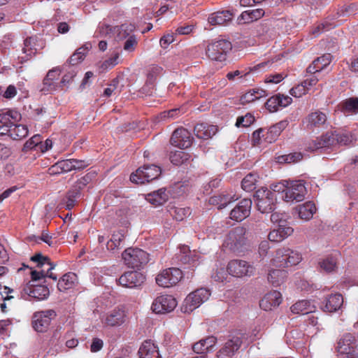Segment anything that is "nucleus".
<instances>
[{"label":"nucleus","instance_id":"obj_24","mask_svg":"<svg viewBox=\"0 0 358 358\" xmlns=\"http://www.w3.org/2000/svg\"><path fill=\"white\" fill-rule=\"evenodd\" d=\"M292 101V99L284 94H278L270 97L265 103V107L270 112H275L280 108H285L289 106Z\"/></svg>","mask_w":358,"mask_h":358},{"label":"nucleus","instance_id":"obj_45","mask_svg":"<svg viewBox=\"0 0 358 358\" xmlns=\"http://www.w3.org/2000/svg\"><path fill=\"white\" fill-rule=\"evenodd\" d=\"M336 26L337 24L336 23L326 19L317 24L315 27H313L310 31V33L314 37H317L321 34L329 31Z\"/></svg>","mask_w":358,"mask_h":358},{"label":"nucleus","instance_id":"obj_29","mask_svg":"<svg viewBox=\"0 0 358 358\" xmlns=\"http://www.w3.org/2000/svg\"><path fill=\"white\" fill-rule=\"evenodd\" d=\"M139 358H161L158 348L151 341H144L138 352Z\"/></svg>","mask_w":358,"mask_h":358},{"label":"nucleus","instance_id":"obj_33","mask_svg":"<svg viewBox=\"0 0 358 358\" xmlns=\"http://www.w3.org/2000/svg\"><path fill=\"white\" fill-rule=\"evenodd\" d=\"M315 306L308 300H301L293 304L290 309L294 314L306 315L315 310Z\"/></svg>","mask_w":358,"mask_h":358},{"label":"nucleus","instance_id":"obj_17","mask_svg":"<svg viewBox=\"0 0 358 358\" xmlns=\"http://www.w3.org/2000/svg\"><path fill=\"white\" fill-rule=\"evenodd\" d=\"M55 317L56 313L53 310L36 312L32 317L33 327L38 332H44L48 329L51 320Z\"/></svg>","mask_w":358,"mask_h":358},{"label":"nucleus","instance_id":"obj_7","mask_svg":"<svg viewBox=\"0 0 358 358\" xmlns=\"http://www.w3.org/2000/svg\"><path fill=\"white\" fill-rule=\"evenodd\" d=\"M210 295L206 288H200L191 292L184 300L181 306L182 312L189 313L207 301Z\"/></svg>","mask_w":358,"mask_h":358},{"label":"nucleus","instance_id":"obj_25","mask_svg":"<svg viewBox=\"0 0 358 358\" xmlns=\"http://www.w3.org/2000/svg\"><path fill=\"white\" fill-rule=\"evenodd\" d=\"M305 122L309 129L320 128L327 123V116L326 113L317 110L309 113L305 118Z\"/></svg>","mask_w":358,"mask_h":358},{"label":"nucleus","instance_id":"obj_26","mask_svg":"<svg viewBox=\"0 0 358 358\" xmlns=\"http://www.w3.org/2000/svg\"><path fill=\"white\" fill-rule=\"evenodd\" d=\"M238 196L230 192H223L220 194L213 195L209 199L210 205L217 206L218 209L225 208L230 203L238 199Z\"/></svg>","mask_w":358,"mask_h":358},{"label":"nucleus","instance_id":"obj_34","mask_svg":"<svg viewBox=\"0 0 358 358\" xmlns=\"http://www.w3.org/2000/svg\"><path fill=\"white\" fill-rule=\"evenodd\" d=\"M77 275L74 273H68L64 274L57 283L58 289L60 292H64L73 288L77 283Z\"/></svg>","mask_w":358,"mask_h":358},{"label":"nucleus","instance_id":"obj_47","mask_svg":"<svg viewBox=\"0 0 358 358\" xmlns=\"http://www.w3.org/2000/svg\"><path fill=\"white\" fill-rule=\"evenodd\" d=\"M190 158L189 153L183 150H176L171 152L169 159L171 162L176 166H180L186 163Z\"/></svg>","mask_w":358,"mask_h":358},{"label":"nucleus","instance_id":"obj_40","mask_svg":"<svg viewBox=\"0 0 358 358\" xmlns=\"http://www.w3.org/2000/svg\"><path fill=\"white\" fill-rule=\"evenodd\" d=\"M338 107L343 113H358V98L351 97L342 101Z\"/></svg>","mask_w":358,"mask_h":358},{"label":"nucleus","instance_id":"obj_32","mask_svg":"<svg viewBox=\"0 0 358 358\" xmlns=\"http://www.w3.org/2000/svg\"><path fill=\"white\" fill-rule=\"evenodd\" d=\"M216 342L217 338L215 336H208L194 343L192 346V350L197 354H203L211 350Z\"/></svg>","mask_w":358,"mask_h":358},{"label":"nucleus","instance_id":"obj_18","mask_svg":"<svg viewBox=\"0 0 358 358\" xmlns=\"http://www.w3.org/2000/svg\"><path fill=\"white\" fill-rule=\"evenodd\" d=\"M145 281V275L135 271L124 273L117 280L120 285L128 288L140 287Z\"/></svg>","mask_w":358,"mask_h":358},{"label":"nucleus","instance_id":"obj_55","mask_svg":"<svg viewBox=\"0 0 358 358\" xmlns=\"http://www.w3.org/2000/svg\"><path fill=\"white\" fill-rule=\"evenodd\" d=\"M162 70V68L157 66L150 67L147 74L146 84L152 85Z\"/></svg>","mask_w":358,"mask_h":358},{"label":"nucleus","instance_id":"obj_9","mask_svg":"<svg viewBox=\"0 0 358 358\" xmlns=\"http://www.w3.org/2000/svg\"><path fill=\"white\" fill-rule=\"evenodd\" d=\"M200 255L195 250H190L186 245H180L175 255V260L179 264L187 265L188 268L196 267L200 264Z\"/></svg>","mask_w":358,"mask_h":358},{"label":"nucleus","instance_id":"obj_39","mask_svg":"<svg viewBox=\"0 0 358 358\" xmlns=\"http://www.w3.org/2000/svg\"><path fill=\"white\" fill-rule=\"evenodd\" d=\"M287 277L286 271L281 269H273L268 273V280L274 287H278L285 281Z\"/></svg>","mask_w":358,"mask_h":358},{"label":"nucleus","instance_id":"obj_43","mask_svg":"<svg viewBox=\"0 0 358 358\" xmlns=\"http://www.w3.org/2000/svg\"><path fill=\"white\" fill-rule=\"evenodd\" d=\"M73 170L72 159L62 160L52 166L48 171L50 174H57L62 172H69Z\"/></svg>","mask_w":358,"mask_h":358},{"label":"nucleus","instance_id":"obj_59","mask_svg":"<svg viewBox=\"0 0 358 358\" xmlns=\"http://www.w3.org/2000/svg\"><path fill=\"white\" fill-rule=\"evenodd\" d=\"M118 54H115L111 57L103 62L100 66V68L103 71H106L108 69H112L118 64Z\"/></svg>","mask_w":358,"mask_h":358},{"label":"nucleus","instance_id":"obj_23","mask_svg":"<svg viewBox=\"0 0 358 358\" xmlns=\"http://www.w3.org/2000/svg\"><path fill=\"white\" fill-rule=\"evenodd\" d=\"M242 341L238 337H233L227 341L217 352V358H232L234 353L240 348Z\"/></svg>","mask_w":358,"mask_h":358},{"label":"nucleus","instance_id":"obj_4","mask_svg":"<svg viewBox=\"0 0 358 358\" xmlns=\"http://www.w3.org/2000/svg\"><path fill=\"white\" fill-rule=\"evenodd\" d=\"M254 199L257 210L262 213L273 212L275 208V194L266 187H262L257 190Z\"/></svg>","mask_w":358,"mask_h":358},{"label":"nucleus","instance_id":"obj_20","mask_svg":"<svg viewBox=\"0 0 358 358\" xmlns=\"http://www.w3.org/2000/svg\"><path fill=\"white\" fill-rule=\"evenodd\" d=\"M113 29L114 31L117 33V37L119 40H123L131 36L132 33L134 31L136 27L132 24H123L120 26L112 27L110 25L103 24L99 27V31L102 35L109 34Z\"/></svg>","mask_w":358,"mask_h":358},{"label":"nucleus","instance_id":"obj_2","mask_svg":"<svg viewBox=\"0 0 358 358\" xmlns=\"http://www.w3.org/2000/svg\"><path fill=\"white\" fill-rule=\"evenodd\" d=\"M247 230L243 227L231 229L227 234L222 247L229 251L240 252L248 244Z\"/></svg>","mask_w":358,"mask_h":358},{"label":"nucleus","instance_id":"obj_58","mask_svg":"<svg viewBox=\"0 0 358 358\" xmlns=\"http://www.w3.org/2000/svg\"><path fill=\"white\" fill-rule=\"evenodd\" d=\"M255 122V117L250 113L246 114L245 116H241L237 118L236 125L237 127H249Z\"/></svg>","mask_w":358,"mask_h":358},{"label":"nucleus","instance_id":"obj_21","mask_svg":"<svg viewBox=\"0 0 358 358\" xmlns=\"http://www.w3.org/2000/svg\"><path fill=\"white\" fill-rule=\"evenodd\" d=\"M252 201L243 199L231 210L229 217L236 222H241L250 215Z\"/></svg>","mask_w":358,"mask_h":358},{"label":"nucleus","instance_id":"obj_56","mask_svg":"<svg viewBox=\"0 0 358 358\" xmlns=\"http://www.w3.org/2000/svg\"><path fill=\"white\" fill-rule=\"evenodd\" d=\"M303 158V155L300 152H294L290 153L287 155H282L278 157L279 162H285V163H294L300 161Z\"/></svg>","mask_w":358,"mask_h":358},{"label":"nucleus","instance_id":"obj_22","mask_svg":"<svg viewBox=\"0 0 358 358\" xmlns=\"http://www.w3.org/2000/svg\"><path fill=\"white\" fill-rule=\"evenodd\" d=\"M282 302V294L278 291H271L264 295L259 301V306L264 310H271Z\"/></svg>","mask_w":358,"mask_h":358},{"label":"nucleus","instance_id":"obj_41","mask_svg":"<svg viewBox=\"0 0 358 358\" xmlns=\"http://www.w3.org/2000/svg\"><path fill=\"white\" fill-rule=\"evenodd\" d=\"M147 201L155 206H160L166 201L168 196L164 189H159L148 194Z\"/></svg>","mask_w":358,"mask_h":358},{"label":"nucleus","instance_id":"obj_28","mask_svg":"<svg viewBox=\"0 0 358 358\" xmlns=\"http://www.w3.org/2000/svg\"><path fill=\"white\" fill-rule=\"evenodd\" d=\"M294 229L286 224H280L277 229L271 231L268 235V238L271 242H281L288 236L292 234Z\"/></svg>","mask_w":358,"mask_h":358},{"label":"nucleus","instance_id":"obj_12","mask_svg":"<svg viewBox=\"0 0 358 358\" xmlns=\"http://www.w3.org/2000/svg\"><path fill=\"white\" fill-rule=\"evenodd\" d=\"M334 134V130L329 131L315 140H312L308 143L306 150L310 151H315L320 149L335 150L337 145Z\"/></svg>","mask_w":358,"mask_h":358},{"label":"nucleus","instance_id":"obj_61","mask_svg":"<svg viewBox=\"0 0 358 358\" xmlns=\"http://www.w3.org/2000/svg\"><path fill=\"white\" fill-rule=\"evenodd\" d=\"M126 39L127 40L124 43V50L127 52L134 51L138 45V41L136 36L131 35Z\"/></svg>","mask_w":358,"mask_h":358},{"label":"nucleus","instance_id":"obj_15","mask_svg":"<svg viewBox=\"0 0 358 358\" xmlns=\"http://www.w3.org/2000/svg\"><path fill=\"white\" fill-rule=\"evenodd\" d=\"M356 337L350 333L343 336L338 343V352L343 355V358H351L358 351Z\"/></svg>","mask_w":358,"mask_h":358},{"label":"nucleus","instance_id":"obj_44","mask_svg":"<svg viewBox=\"0 0 358 358\" xmlns=\"http://www.w3.org/2000/svg\"><path fill=\"white\" fill-rule=\"evenodd\" d=\"M79 195L80 192L77 188L69 190L66 196L62 199L60 206L65 207L68 210H71L74 207Z\"/></svg>","mask_w":358,"mask_h":358},{"label":"nucleus","instance_id":"obj_13","mask_svg":"<svg viewBox=\"0 0 358 358\" xmlns=\"http://www.w3.org/2000/svg\"><path fill=\"white\" fill-rule=\"evenodd\" d=\"M182 278V271L178 268H169L162 271L156 277L157 284L162 287L176 285Z\"/></svg>","mask_w":358,"mask_h":358},{"label":"nucleus","instance_id":"obj_30","mask_svg":"<svg viewBox=\"0 0 358 358\" xmlns=\"http://www.w3.org/2000/svg\"><path fill=\"white\" fill-rule=\"evenodd\" d=\"M233 14L229 10H219L211 13L208 18L212 25H223L232 20Z\"/></svg>","mask_w":358,"mask_h":358},{"label":"nucleus","instance_id":"obj_35","mask_svg":"<svg viewBox=\"0 0 358 358\" xmlns=\"http://www.w3.org/2000/svg\"><path fill=\"white\" fill-rule=\"evenodd\" d=\"M343 303V297L341 294H331L326 300L325 310L334 313L341 308Z\"/></svg>","mask_w":358,"mask_h":358},{"label":"nucleus","instance_id":"obj_42","mask_svg":"<svg viewBox=\"0 0 358 358\" xmlns=\"http://www.w3.org/2000/svg\"><path fill=\"white\" fill-rule=\"evenodd\" d=\"M316 212V206L312 201H308L299 207V215L301 219L308 220Z\"/></svg>","mask_w":358,"mask_h":358},{"label":"nucleus","instance_id":"obj_11","mask_svg":"<svg viewBox=\"0 0 358 358\" xmlns=\"http://www.w3.org/2000/svg\"><path fill=\"white\" fill-rule=\"evenodd\" d=\"M227 268L229 275L236 278L251 276L255 271V267L249 262L237 259L229 261Z\"/></svg>","mask_w":358,"mask_h":358},{"label":"nucleus","instance_id":"obj_14","mask_svg":"<svg viewBox=\"0 0 358 358\" xmlns=\"http://www.w3.org/2000/svg\"><path fill=\"white\" fill-rule=\"evenodd\" d=\"M127 315L123 308L115 307L101 317V322L106 327H115L125 323Z\"/></svg>","mask_w":358,"mask_h":358},{"label":"nucleus","instance_id":"obj_19","mask_svg":"<svg viewBox=\"0 0 358 358\" xmlns=\"http://www.w3.org/2000/svg\"><path fill=\"white\" fill-rule=\"evenodd\" d=\"M192 141L191 133L187 129L180 127L173 131L170 142L171 145L183 150L190 147Z\"/></svg>","mask_w":358,"mask_h":358},{"label":"nucleus","instance_id":"obj_5","mask_svg":"<svg viewBox=\"0 0 358 358\" xmlns=\"http://www.w3.org/2000/svg\"><path fill=\"white\" fill-rule=\"evenodd\" d=\"M232 49L231 43L227 39H217L209 43L206 48V55L212 60L224 62L227 55Z\"/></svg>","mask_w":358,"mask_h":358},{"label":"nucleus","instance_id":"obj_49","mask_svg":"<svg viewBox=\"0 0 358 358\" xmlns=\"http://www.w3.org/2000/svg\"><path fill=\"white\" fill-rule=\"evenodd\" d=\"M88 48L83 45L78 48L76 52L69 59V62L71 65H76L81 62L88 54Z\"/></svg>","mask_w":358,"mask_h":358},{"label":"nucleus","instance_id":"obj_54","mask_svg":"<svg viewBox=\"0 0 358 358\" xmlns=\"http://www.w3.org/2000/svg\"><path fill=\"white\" fill-rule=\"evenodd\" d=\"M171 214L176 220L182 221L191 214V210L189 208H174Z\"/></svg>","mask_w":358,"mask_h":358},{"label":"nucleus","instance_id":"obj_48","mask_svg":"<svg viewBox=\"0 0 358 358\" xmlns=\"http://www.w3.org/2000/svg\"><path fill=\"white\" fill-rule=\"evenodd\" d=\"M124 239V235L121 231L113 233L111 238L107 242L106 248L108 250L118 249Z\"/></svg>","mask_w":358,"mask_h":358},{"label":"nucleus","instance_id":"obj_1","mask_svg":"<svg viewBox=\"0 0 358 358\" xmlns=\"http://www.w3.org/2000/svg\"><path fill=\"white\" fill-rule=\"evenodd\" d=\"M286 182V185H276L273 187L274 192L281 191L282 198L286 202H299L304 199L307 192L304 183L302 181Z\"/></svg>","mask_w":358,"mask_h":358},{"label":"nucleus","instance_id":"obj_62","mask_svg":"<svg viewBox=\"0 0 358 358\" xmlns=\"http://www.w3.org/2000/svg\"><path fill=\"white\" fill-rule=\"evenodd\" d=\"M315 61H318L317 66L320 67V71H322L331 63V55L330 54H324L315 59Z\"/></svg>","mask_w":358,"mask_h":358},{"label":"nucleus","instance_id":"obj_57","mask_svg":"<svg viewBox=\"0 0 358 358\" xmlns=\"http://www.w3.org/2000/svg\"><path fill=\"white\" fill-rule=\"evenodd\" d=\"M227 270L224 267H217L212 273L211 278L217 282H223L227 278Z\"/></svg>","mask_w":358,"mask_h":358},{"label":"nucleus","instance_id":"obj_27","mask_svg":"<svg viewBox=\"0 0 358 358\" xmlns=\"http://www.w3.org/2000/svg\"><path fill=\"white\" fill-rule=\"evenodd\" d=\"M24 294L36 299L37 300H43L49 296L50 292L48 288L41 285H27L22 289Z\"/></svg>","mask_w":358,"mask_h":358},{"label":"nucleus","instance_id":"obj_36","mask_svg":"<svg viewBox=\"0 0 358 358\" xmlns=\"http://www.w3.org/2000/svg\"><path fill=\"white\" fill-rule=\"evenodd\" d=\"M265 15V11L262 8L248 10L243 11L238 17L240 21L243 23H250L262 18Z\"/></svg>","mask_w":358,"mask_h":358},{"label":"nucleus","instance_id":"obj_31","mask_svg":"<svg viewBox=\"0 0 358 358\" xmlns=\"http://www.w3.org/2000/svg\"><path fill=\"white\" fill-rule=\"evenodd\" d=\"M195 135L199 138L208 139L214 136L217 131V128L214 125H208L204 123L197 124L194 129Z\"/></svg>","mask_w":358,"mask_h":358},{"label":"nucleus","instance_id":"obj_6","mask_svg":"<svg viewBox=\"0 0 358 358\" xmlns=\"http://www.w3.org/2000/svg\"><path fill=\"white\" fill-rule=\"evenodd\" d=\"M124 264L133 268H138L148 264L149 254L138 248H129L122 254Z\"/></svg>","mask_w":358,"mask_h":358},{"label":"nucleus","instance_id":"obj_60","mask_svg":"<svg viewBox=\"0 0 358 358\" xmlns=\"http://www.w3.org/2000/svg\"><path fill=\"white\" fill-rule=\"evenodd\" d=\"M308 92V89L303 82L295 87H292L290 90V94L294 97H301L303 95H305Z\"/></svg>","mask_w":358,"mask_h":358},{"label":"nucleus","instance_id":"obj_53","mask_svg":"<svg viewBox=\"0 0 358 358\" xmlns=\"http://www.w3.org/2000/svg\"><path fill=\"white\" fill-rule=\"evenodd\" d=\"M279 136V130H276L273 126H271L268 129L265 130L264 134H262L264 142L267 143L274 142Z\"/></svg>","mask_w":358,"mask_h":358},{"label":"nucleus","instance_id":"obj_10","mask_svg":"<svg viewBox=\"0 0 358 358\" xmlns=\"http://www.w3.org/2000/svg\"><path fill=\"white\" fill-rule=\"evenodd\" d=\"M31 260L37 262V267L48 266L46 272L44 269H41V271H32L31 272L32 280H38L46 276L55 280H57V276L51 272L55 268V265L51 263L48 257L43 256L41 254H36L31 257Z\"/></svg>","mask_w":358,"mask_h":358},{"label":"nucleus","instance_id":"obj_38","mask_svg":"<svg viewBox=\"0 0 358 358\" xmlns=\"http://www.w3.org/2000/svg\"><path fill=\"white\" fill-rule=\"evenodd\" d=\"M266 92L262 89H252L245 93L241 96L240 101L241 104L252 103L261 97L266 96Z\"/></svg>","mask_w":358,"mask_h":358},{"label":"nucleus","instance_id":"obj_63","mask_svg":"<svg viewBox=\"0 0 358 358\" xmlns=\"http://www.w3.org/2000/svg\"><path fill=\"white\" fill-rule=\"evenodd\" d=\"M119 85V80L118 78H114L110 83L108 85V87L104 90L103 94L104 96L108 97L113 94V93L116 94V91L118 88Z\"/></svg>","mask_w":358,"mask_h":358},{"label":"nucleus","instance_id":"obj_3","mask_svg":"<svg viewBox=\"0 0 358 358\" xmlns=\"http://www.w3.org/2000/svg\"><path fill=\"white\" fill-rule=\"evenodd\" d=\"M302 260V256L296 250L289 248H278L271 259V264L277 267H289L296 266Z\"/></svg>","mask_w":358,"mask_h":358},{"label":"nucleus","instance_id":"obj_8","mask_svg":"<svg viewBox=\"0 0 358 358\" xmlns=\"http://www.w3.org/2000/svg\"><path fill=\"white\" fill-rule=\"evenodd\" d=\"M161 168L154 164L145 165L138 169L130 176V180L136 184H144L157 179L161 174Z\"/></svg>","mask_w":358,"mask_h":358},{"label":"nucleus","instance_id":"obj_16","mask_svg":"<svg viewBox=\"0 0 358 358\" xmlns=\"http://www.w3.org/2000/svg\"><path fill=\"white\" fill-rule=\"evenodd\" d=\"M177 306L176 299L171 295H161L157 296L152 304V310L157 314L170 313Z\"/></svg>","mask_w":358,"mask_h":358},{"label":"nucleus","instance_id":"obj_51","mask_svg":"<svg viewBox=\"0 0 358 358\" xmlns=\"http://www.w3.org/2000/svg\"><path fill=\"white\" fill-rule=\"evenodd\" d=\"M28 134V129L25 125L14 124L10 129V137L13 140H20Z\"/></svg>","mask_w":358,"mask_h":358},{"label":"nucleus","instance_id":"obj_64","mask_svg":"<svg viewBox=\"0 0 358 358\" xmlns=\"http://www.w3.org/2000/svg\"><path fill=\"white\" fill-rule=\"evenodd\" d=\"M287 217V215L285 213L273 212L271 215V221L273 223H278V225L280 224H286V219Z\"/></svg>","mask_w":358,"mask_h":358},{"label":"nucleus","instance_id":"obj_37","mask_svg":"<svg viewBox=\"0 0 358 358\" xmlns=\"http://www.w3.org/2000/svg\"><path fill=\"white\" fill-rule=\"evenodd\" d=\"M43 48V43L38 40L35 37H29L24 41L23 52L27 55H35L38 50Z\"/></svg>","mask_w":358,"mask_h":358},{"label":"nucleus","instance_id":"obj_52","mask_svg":"<svg viewBox=\"0 0 358 358\" xmlns=\"http://www.w3.org/2000/svg\"><path fill=\"white\" fill-rule=\"evenodd\" d=\"M319 264L326 272H331L337 268V260L334 257L329 256L320 261Z\"/></svg>","mask_w":358,"mask_h":358},{"label":"nucleus","instance_id":"obj_46","mask_svg":"<svg viewBox=\"0 0 358 358\" xmlns=\"http://www.w3.org/2000/svg\"><path fill=\"white\" fill-rule=\"evenodd\" d=\"M337 147L339 145H349L355 141L352 134L348 131L334 130Z\"/></svg>","mask_w":358,"mask_h":358},{"label":"nucleus","instance_id":"obj_50","mask_svg":"<svg viewBox=\"0 0 358 358\" xmlns=\"http://www.w3.org/2000/svg\"><path fill=\"white\" fill-rule=\"evenodd\" d=\"M257 176L256 173L248 174L242 180L241 187L246 192H252L256 188L257 182Z\"/></svg>","mask_w":358,"mask_h":358}]
</instances>
